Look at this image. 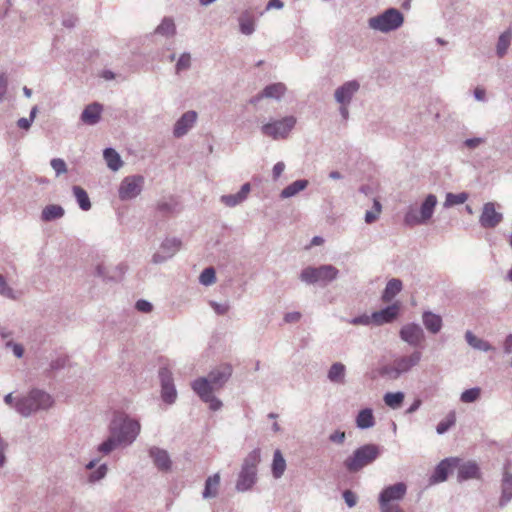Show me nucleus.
Listing matches in <instances>:
<instances>
[{
  "mask_svg": "<svg viewBox=\"0 0 512 512\" xmlns=\"http://www.w3.org/2000/svg\"><path fill=\"white\" fill-rule=\"evenodd\" d=\"M233 368L228 363H223L211 370L207 377H200L192 382L193 391L200 399L209 404V408L217 411L222 407V402L213 393L221 389L230 379Z\"/></svg>",
  "mask_w": 512,
  "mask_h": 512,
  "instance_id": "1",
  "label": "nucleus"
},
{
  "mask_svg": "<svg viewBox=\"0 0 512 512\" xmlns=\"http://www.w3.org/2000/svg\"><path fill=\"white\" fill-rule=\"evenodd\" d=\"M140 423L128 415L115 416L109 426L108 438L96 448H115L131 445L140 433Z\"/></svg>",
  "mask_w": 512,
  "mask_h": 512,
  "instance_id": "2",
  "label": "nucleus"
},
{
  "mask_svg": "<svg viewBox=\"0 0 512 512\" xmlns=\"http://www.w3.org/2000/svg\"><path fill=\"white\" fill-rule=\"evenodd\" d=\"M52 404L53 399L47 392L32 389L26 396L19 398L14 407L19 414L28 417L39 410L50 408Z\"/></svg>",
  "mask_w": 512,
  "mask_h": 512,
  "instance_id": "3",
  "label": "nucleus"
},
{
  "mask_svg": "<svg viewBox=\"0 0 512 512\" xmlns=\"http://www.w3.org/2000/svg\"><path fill=\"white\" fill-rule=\"evenodd\" d=\"M259 462V450H252L244 459L235 485V489L238 492H246L252 489L257 481V466Z\"/></svg>",
  "mask_w": 512,
  "mask_h": 512,
  "instance_id": "4",
  "label": "nucleus"
},
{
  "mask_svg": "<svg viewBox=\"0 0 512 512\" xmlns=\"http://www.w3.org/2000/svg\"><path fill=\"white\" fill-rule=\"evenodd\" d=\"M404 23L403 14L396 8H388L381 14L371 17L368 20L370 29L389 33L400 28Z\"/></svg>",
  "mask_w": 512,
  "mask_h": 512,
  "instance_id": "5",
  "label": "nucleus"
},
{
  "mask_svg": "<svg viewBox=\"0 0 512 512\" xmlns=\"http://www.w3.org/2000/svg\"><path fill=\"white\" fill-rule=\"evenodd\" d=\"M437 205V197L434 194L426 196L420 206L419 213L410 208L404 215V223L407 226H415L426 224L433 216L434 209Z\"/></svg>",
  "mask_w": 512,
  "mask_h": 512,
  "instance_id": "6",
  "label": "nucleus"
},
{
  "mask_svg": "<svg viewBox=\"0 0 512 512\" xmlns=\"http://www.w3.org/2000/svg\"><path fill=\"white\" fill-rule=\"evenodd\" d=\"M296 124L294 116H286L279 120H272L261 127V132L274 140L284 139Z\"/></svg>",
  "mask_w": 512,
  "mask_h": 512,
  "instance_id": "7",
  "label": "nucleus"
},
{
  "mask_svg": "<svg viewBox=\"0 0 512 512\" xmlns=\"http://www.w3.org/2000/svg\"><path fill=\"white\" fill-rule=\"evenodd\" d=\"M380 450H355L353 455L344 461L345 468L350 473H355L375 461Z\"/></svg>",
  "mask_w": 512,
  "mask_h": 512,
  "instance_id": "8",
  "label": "nucleus"
},
{
  "mask_svg": "<svg viewBox=\"0 0 512 512\" xmlns=\"http://www.w3.org/2000/svg\"><path fill=\"white\" fill-rule=\"evenodd\" d=\"M144 177L141 175H132L125 177L119 186L118 195L122 201L136 198L142 191Z\"/></svg>",
  "mask_w": 512,
  "mask_h": 512,
  "instance_id": "9",
  "label": "nucleus"
},
{
  "mask_svg": "<svg viewBox=\"0 0 512 512\" xmlns=\"http://www.w3.org/2000/svg\"><path fill=\"white\" fill-rule=\"evenodd\" d=\"M161 385V398L167 404H173L177 399L172 372L167 367H161L158 372Z\"/></svg>",
  "mask_w": 512,
  "mask_h": 512,
  "instance_id": "10",
  "label": "nucleus"
},
{
  "mask_svg": "<svg viewBox=\"0 0 512 512\" xmlns=\"http://www.w3.org/2000/svg\"><path fill=\"white\" fill-rule=\"evenodd\" d=\"M182 242L178 238H166L161 243L159 250L152 256L154 264H162L172 258L181 248Z\"/></svg>",
  "mask_w": 512,
  "mask_h": 512,
  "instance_id": "11",
  "label": "nucleus"
},
{
  "mask_svg": "<svg viewBox=\"0 0 512 512\" xmlns=\"http://www.w3.org/2000/svg\"><path fill=\"white\" fill-rule=\"evenodd\" d=\"M460 458L448 457L440 461L429 478V484H438L447 480L448 475L456 466H459Z\"/></svg>",
  "mask_w": 512,
  "mask_h": 512,
  "instance_id": "12",
  "label": "nucleus"
},
{
  "mask_svg": "<svg viewBox=\"0 0 512 512\" xmlns=\"http://www.w3.org/2000/svg\"><path fill=\"white\" fill-rule=\"evenodd\" d=\"M399 336L402 341L412 347H419L425 338L421 326L417 323H408L401 327Z\"/></svg>",
  "mask_w": 512,
  "mask_h": 512,
  "instance_id": "13",
  "label": "nucleus"
},
{
  "mask_svg": "<svg viewBox=\"0 0 512 512\" xmlns=\"http://www.w3.org/2000/svg\"><path fill=\"white\" fill-rule=\"evenodd\" d=\"M502 220L503 214L496 211L495 203L487 202L483 205L482 212L479 217V223L483 228H495Z\"/></svg>",
  "mask_w": 512,
  "mask_h": 512,
  "instance_id": "14",
  "label": "nucleus"
},
{
  "mask_svg": "<svg viewBox=\"0 0 512 512\" xmlns=\"http://www.w3.org/2000/svg\"><path fill=\"white\" fill-rule=\"evenodd\" d=\"M457 469V481L459 483L468 481L471 479L480 480L482 479V472L479 465L475 461H462L460 459L459 466Z\"/></svg>",
  "mask_w": 512,
  "mask_h": 512,
  "instance_id": "15",
  "label": "nucleus"
},
{
  "mask_svg": "<svg viewBox=\"0 0 512 512\" xmlns=\"http://www.w3.org/2000/svg\"><path fill=\"white\" fill-rule=\"evenodd\" d=\"M406 493L407 485L404 482H397L383 488L379 494L378 501L383 502V504L400 501L405 497Z\"/></svg>",
  "mask_w": 512,
  "mask_h": 512,
  "instance_id": "16",
  "label": "nucleus"
},
{
  "mask_svg": "<svg viewBox=\"0 0 512 512\" xmlns=\"http://www.w3.org/2000/svg\"><path fill=\"white\" fill-rule=\"evenodd\" d=\"M399 311L400 304L398 302L388 305L379 311H375L372 313L373 324L376 326H381L384 324L392 323L398 318Z\"/></svg>",
  "mask_w": 512,
  "mask_h": 512,
  "instance_id": "17",
  "label": "nucleus"
},
{
  "mask_svg": "<svg viewBox=\"0 0 512 512\" xmlns=\"http://www.w3.org/2000/svg\"><path fill=\"white\" fill-rule=\"evenodd\" d=\"M197 112L189 110L185 112L174 124L173 135L176 138L185 136L197 121Z\"/></svg>",
  "mask_w": 512,
  "mask_h": 512,
  "instance_id": "18",
  "label": "nucleus"
},
{
  "mask_svg": "<svg viewBox=\"0 0 512 512\" xmlns=\"http://www.w3.org/2000/svg\"><path fill=\"white\" fill-rule=\"evenodd\" d=\"M360 84L357 80L345 82L335 90L334 97L339 104H350L353 96L358 92Z\"/></svg>",
  "mask_w": 512,
  "mask_h": 512,
  "instance_id": "19",
  "label": "nucleus"
},
{
  "mask_svg": "<svg viewBox=\"0 0 512 512\" xmlns=\"http://www.w3.org/2000/svg\"><path fill=\"white\" fill-rule=\"evenodd\" d=\"M153 464L162 473L171 471L172 460L167 450H149Z\"/></svg>",
  "mask_w": 512,
  "mask_h": 512,
  "instance_id": "20",
  "label": "nucleus"
},
{
  "mask_svg": "<svg viewBox=\"0 0 512 512\" xmlns=\"http://www.w3.org/2000/svg\"><path fill=\"white\" fill-rule=\"evenodd\" d=\"M103 106L98 102H93L85 107L82 111L80 119L84 124L96 125L101 119Z\"/></svg>",
  "mask_w": 512,
  "mask_h": 512,
  "instance_id": "21",
  "label": "nucleus"
},
{
  "mask_svg": "<svg viewBox=\"0 0 512 512\" xmlns=\"http://www.w3.org/2000/svg\"><path fill=\"white\" fill-rule=\"evenodd\" d=\"M422 354L420 351H413L408 356H401L394 360L397 369L401 374L409 372L414 366L418 365L421 360Z\"/></svg>",
  "mask_w": 512,
  "mask_h": 512,
  "instance_id": "22",
  "label": "nucleus"
},
{
  "mask_svg": "<svg viewBox=\"0 0 512 512\" xmlns=\"http://www.w3.org/2000/svg\"><path fill=\"white\" fill-rule=\"evenodd\" d=\"M512 500V474L504 472L501 480L499 507L504 508Z\"/></svg>",
  "mask_w": 512,
  "mask_h": 512,
  "instance_id": "23",
  "label": "nucleus"
},
{
  "mask_svg": "<svg viewBox=\"0 0 512 512\" xmlns=\"http://www.w3.org/2000/svg\"><path fill=\"white\" fill-rule=\"evenodd\" d=\"M346 366L341 362H335L327 371V379L336 385H344L346 380Z\"/></svg>",
  "mask_w": 512,
  "mask_h": 512,
  "instance_id": "24",
  "label": "nucleus"
},
{
  "mask_svg": "<svg viewBox=\"0 0 512 512\" xmlns=\"http://www.w3.org/2000/svg\"><path fill=\"white\" fill-rule=\"evenodd\" d=\"M422 321L425 328L432 334L440 332L443 325L441 316L431 311L423 312Z\"/></svg>",
  "mask_w": 512,
  "mask_h": 512,
  "instance_id": "25",
  "label": "nucleus"
},
{
  "mask_svg": "<svg viewBox=\"0 0 512 512\" xmlns=\"http://www.w3.org/2000/svg\"><path fill=\"white\" fill-rule=\"evenodd\" d=\"M220 486V474L215 473L211 476H209L204 485V490L202 492V497L204 499H211L215 498L218 495Z\"/></svg>",
  "mask_w": 512,
  "mask_h": 512,
  "instance_id": "26",
  "label": "nucleus"
},
{
  "mask_svg": "<svg viewBox=\"0 0 512 512\" xmlns=\"http://www.w3.org/2000/svg\"><path fill=\"white\" fill-rule=\"evenodd\" d=\"M403 288L402 281L398 278L390 279L382 293L381 299L383 302H390L392 299L401 292Z\"/></svg>",
  "mask_w": 512,
  "mask_h": 512,
  "instance_id": "27",
  "label": "nucleus"
},
{
  "mask_svg": "<svg viewBox=\"0 0 512 512\" xmlns=\"http://www.w3.org/2000/svg\"><path fill=\"white\" fill-rule=\"evenodd\" d=\"M356 426L359 429H369L375 425V417L371 408L360 410L355 419Z\"/></svg>",
  "mask_w": 512,
  "mask_h": 512,
  "instance_id": "28",
  "label": "nucleus"
},
{
  "mask_svg": "<svg viewBox=\"0 0 512 512\" xmlns=\"http://www.w3.org/2000/svg\"><path fill=\"white\" fill-rule=\"evenodd\" d=\"M465 340L468 343V345L475 350L483 352L495 350V347L492 346L488 341L478 338L470 330L465 332Z\"/></svg>",
  "mask_w": 512,
  "mask_h": 512,
  "instance_id": "29",
  "label": "nucleus"
},
{
  "mask_svg": "<svg viewBox=\"0 0 512 512\" xmlns=\"http://www.w3.org/2000/svg\"><path fill=\"white\" fill-rule=\"evenodd\" d=\"M64 214L65 210L62 206L57 204H50L43 208L41 212V220L44 222H51L62 218Z\"/></svg>",
  "mask_w": 512,
  "mask_h": 512,
  "instance_id": "30",
  "label": "nucleus"
},
{
  "mask_svg": "<svg viewBox=\"0 0 512 512\" xmlns=\"http://www.w3.org/2000/svg\"><path fill=\"white\" fill-rule=\"evenodd\" d=\"M286 470V460L284 459L281 450H275L271 465L272 475L275 479L282 477Z\"/></svg>",
  "mask_w": 512,
  "mask_h": 512,
  "instance_id": "31",
  "label": "nucleus"
},
{
  "mask_svg": "<svg viewBox=\"0 0 512 512\" xmlns=\"http://www.w3.org/2000/svg\"><path fill=\"white\" fill-rule=\"evenodd\" d=\"M103 157L107 163V166L112 171H118L123 165V161L121 160L120 155L113 148H105L103 151Z\"/></svg>",
  "mask_w": 512,
  "mask_h": 512,
  "instance_id": "32",
  "label": "nucleus"
},
{
  "mask_svg": "<svg viewBox=\"0 0 512 512\" xmlns=\"http://www.w3.org/2000/svg\"><path fill=\"white\" fill-rule=\"evenodd\" d=\"M285 92H286V86L283 83L278 82V83H273V84L267 85L262 90V96H265L266 98H269V99L279 100L285 94Z\"/></svg>",
  "mask_w": 512,
  "mask_h": 512,
  "instance_id": "33",
  "label": "nucleus"
},
{
  "mask_svg": "<svg viewBox=\"0 0 512 512\" xmlns=\"http://www.w3.org/2000/svg\"><path fill=\"white\" fill-rule=\"evenodd\" d=\"M239 28L242 34L251 35L255 31V20L250 12L245 11L239 17Z\"/></svg>",
  "mask_w": 512,
  "mask_h": 512,
  "instance_id": "34",
  "label": "nucleus"
},
{
  "mask_svg": "<svg viewBox=\"0 0 512 512\" xmlns=\"http://www.w3.org/2000/svg\"><path fill=\"white\" fill-rule=\"evenodd\" d=\"M308 181L304 179L296 180L293 183L289 184L281 191V198H290L295 196L300 191L304 190L307 187Z\"/></svg>",
  "mask_w": 512,
  "mask_h": 512,
  "instance_id": "35",
  "label": "nucleus"
},
{
  "mask_svg": "<svg viewBox=\"0 0 512 512\" xmlns=\"http://www.w3.org/2000/svg\"><path fill=\"white\" fill-rule=\"evenodd\" d=\"M72 191H73V195L75 196L79 207L83 211L90 210L91 202H90L87 192L82 187L77 186V185L72 187Z\"/></svg>",
  "mask_w": 512,
  "mask_h": 512,
  "instance_id": "36",
  "label": "nucleus"
},
{
  "mask_svg": "<svg viewBox=\"0 0 512 512\" xmlns=\"http://www.w3.org/2000/svg\"><path fill=\"white\" fill-rule=\"evenodd\" d=\"M300 280L306 284H314L320 280V269L315 267H306L300 273Z\"/></svg>",
  "mask_w": 512,
  "mask_h": 512,
  "instance_id": "37",
  "label": "nucleus"
},
{
  "mask_svg": "<svg viewBox=\"0 0 512 512\" xmlns=\"http://www.w3.org/2000/svg\"><path fill=\"white\" fill-rule=\"evenodd\" d=\"M404 393L401 391L398 392H387L384 397V403L392 408V409H398L401 407L403 401H404Z\"/></svg>",
  "mask_w": 512,
  "mask_h": 512,
  "instance_id": "38",
  "label": "nucleus"
},
{
  "mask_svg": "<svg viewBox=\"0 0 512 512\" xmlns=\"http://www.w3.org/2000/svg\"><path fill=\"white\" fill-rule=\"evenodd\" d=\"M157 34L163 36H173L176 33V27L174 21L170 17H165L162 22L155 29Z\"/></svg>",
  "mask_w": 512,
  "mask_h": 512,
  "instance_id": "39",
  "label": "nucleus"
},
{
  "mask_svg": "<svg viewBox=\"0 0 512 512\" xmlns=\"http://www.w3.org/2000/svg\"><path fill=\"white\" fill-rule=\"evenodd\" d=\"M108 471L107 464L100 463L95 469L87 474V482L94 484L105 478Z\"/></svg>",
  "mask_w": 512,
  "mask_h": 512,
  "instance_id": "40",
  "label": "nucleus"
},
{
  "mask_svg": "<svg viewBox=\"0 0 512 512\" xmlns=\"http://www.w3.org/2000/svg\"><path fill=\"white\" fill-rule=\"evenodd\" d=\"M468 197L469 195L466 192H461L458 194L449 192L446 194L445 202L443 205L445 208H449L454 205L463 204L467 201Z\"/></svg>",
  "mask_w": 512,
  "mask_h": 512,
  "instance_id": "41",
  "label": "nucleus"
},
{
  "mask_svg": "<svg viewBox=\"0 0 512 512\" xmlns=\"http://www.w3.org/2000/svg\"><path fill=\"white\" fill-rule=\"evenodd\" d=\"M512 34L510 31L503 32L498 39L496 52L499 57H503L510 45Z\"/></svg>",
  "mask_w": 512,
  "mask_h": 512,
  "instance_id": "42",
  "label": "nucleus"
},
{
  "mask_svg": "<svg viewBox=\"0 0 512 512\" xmlns=\"http://www.w3.org/2000/svg\"><path fill=\"white\" fill-rule=\"evenodd\" d=\"M456 422V414L454 411H450L447 416L441 420L436 427L438 434H444L447 432Z\"/></svg>",
  "mask_w": 512,
  "mask_h": 512,
  "instance_id": "43",
  "label": "nucleus"
},
{
  "mask_svg": "<svg viewBox=\"0 0 512 512\" xmlns=\"http://www.w3.org/2000/svg\"><path fill=\"white\" fill-rule=\"evenodd\" d=\"M339 270L333 265H322V287L338 277Z\"/></svg>",
  "mask_w": 512,
  "mask_h": 512,
  "instance_id": "44",
  "label": "nucleus"
},
{
  "mask_svg": "<svg viewBox=\"0 0 512 512\" xmlns=\"http://www.w3.org/2000/svg\"><path fill=\"white\" fill-rule=\"evenodd\" d=\"M199 282L204 286H210L216 282V272L213 267L205 268L200 276Z\"/></svg>",
  "mask_w": 512,
  "mask_h": 512,
  "instance_id": "45",
  "label": "nucleus"
},
{
  "mask_svg": "<svg viewBox=\"0 0 512 512\" xmlns=\"http://www.w3.org/2000/svg\"><path fill=\"white\" fill-rule=\"evenodd\" d=\"M481 389L479 387H473L467 389L461 393L460 400L463 403H473L480 398Z\"/></svg>",
  "mask_w": 512,
  "mask_h": 512,
  "instance_id": "46",
  "label": "nucleus"
},
{
  "mask_svg": "<svg viewBox=\"0 0 512 512\" xmlns=\"http://www.w3.org/2000/svg\"><path fill=\"white\" fill-rule=\"evenodd\" d=\"M191 67V55L188 52H184L180 55L175 65L176 74H180L182 71L188 70Z\"/></svg>",
  "mask_w": 512,
  "mask_h": 512,
  "instance_id": "47",
  "label": "nucleus"
},
{
  "mask_svg": "<svg viewBox=\"0 0 512 512\" xmlns=\"http://www.w3.org/2000/svg\"><path fill=\"white\" fill-rule=\"evenodd\" d=\"M379 373L381 376L392 380H396L402 375L394 362L391 365H385L381 367Z\"/></svg>",
  "mask_w": 512,
  "mask_h": 512,
  "instance_id": "48",
  "label": "nucleus"
},
{
  "mask_svg": "<svg viewBox=\"0 0 512 512\" xmlns=\"http://www.w3.org/2000/svg\"><path fill=\"white\" fill-rule=\"evenodd\" d=\"M116 269L114 268L112 271L104 264H98L96 266V275L104 280H113L116 277Z\"/></svg>",
  "mask_w": 512,
  "mask_h": 512,
  "instance_id": "49",
  "label": "nucleus"
},
{
  "mask_svg": "<svg viewBox=\"0 0 512 512\" xmlns=\"http://www.w3.org/2000/svg\"><path fill=\"white\" fill-rule=\"evenodd\" d=\"M244 198L240 195L239 192L235 194L222 195L221 202L228 207H235L238 204L242 203Z\"/></svg>",
  "mask_w": 512,
  "mask_h": 512,
  "instance_id": "50",
  "label": "nucleus"
},
{
  "mask_svg": "<svg viewBox=\"0 0 512 512\" xmlns=\"http://www.w3.org/2000/svg\"><path fill=\"white\" fill-rule=\"evenodd\" d=\"M50 165L57 176L67 172V165L65 161L61 158H53L50 162Z\"/></svg>",
  "mask_w": 512,
  "mask_h": 512,
  "instance_id": "51",
  "label": "nucleus"
},
{
  "mask_svg": "<svg viewBox=\"0 0 512 512\" xmlns=\"http://www.w3.org/2000/svg\"><path fill=\"white\" fill-rule=\"evenodd\" d=\"M209 305L217 315H225L228 313L230 309V305L228 302L218 303L216 301H210Z\"/></svg>",
  "mask_w": 512,
  "mask_h": 512,
  "instance_id": "52",
  "label": "nucleus"
},
{
  "mask_svg": "<svg viewBox=\"0 0 512 512\" xmlns=\"http://www.w3.org/2000/svg\"><path fill=\"white\" fill-rule=\"evenodd\" d=\"M342 495L349 508H352L357 504L358 497L353 491L346 489L343 491Z\"/></svg>",
  "mask_w": 512,
  "mask_h": 512,
  "instance_id": "53",
  "label": "nucleus"
},
{
  "mask_svg": "<svg viewBox=\"0 0 512 512\" xmlns=\"http://www.w3.org/2000/svg\"><path fill=\"white\" fill-rule=\"evenodd\" d=\"M350 323L353 324V325H365V326H367V325L373 323L372 314L370 316L366 315V314H363V315L354 317L350 321Z\"/></svg>",
  "mask_w": 512,
  "mask_h": 512,
  "instance_id": "54",
  "label": "nucleus"
},
{
  "mask_svg": "<svg viewBox=\"0 0 512 512\" xmlns=\"http://www.w3.org/2000/svg\"><path fill=\"white\" fill-rule=\"evenodd\" d=\"M0 294L8 298L14 297L13 289L7 285V282L2 275H0Z\"/></svg>",
  "mask_w": 512,
  "mask_h": 512,
  "instance_id": "55",
  "label": "nucleus"
},
{
  "mask_svg": "<svg viewBox=\"0 0 512 512\" xmlns=\"http://www.w3.org/2000/svg\"><path fill=\"white\" fill-rule=\"evenodd\" d=\"M135 307L138 311L143 313H149L153 309V305L149 301L143 299L138 300L135 304Z\"/></svg>",
  "mask_w": 512,
  "mask_h": 512,
  "instance_id": "56",
  "label": "nucleus"
},
{
  "mask_svg": "<svg viewBox=\"0 0 512 512\" xmlns=\"http://www.w3.org/2000/svg\"><path fill=\"white\" fill-rule=\"evenodd\" d=\"M78 19L73 14H64L62 17V25L66 28H73L76 26Z\"/></svg>",
  "mask_w": 512,
  "mask_h": 512,
  "instance_id": "57",
  "label": "nucleus"
},
{
  "mask_svg": "<svg viewBox=\"0 0 512 512\" xmlns=\"http://www.w3.org/2000/svg\"><path fill=\"white\" fill-rule=\"evenodd\" d=\"M485 141V138L482 137L468 138L464 141V145L469 149H475L479 145L485 143Z\"/></svg>",
  "mask_w": 512,
  "mask_h": 512,
  "instance_id": "58",
  "label": "nucleus"
},
{
  "mask_svg": "<svg viewBox=\"0 0 512 512\" xmlns=\"http://www.w3.org/2000/svg\"><path fill=\"white\" fill-rule=\"evenodd\" d=\"M66 363H67V358L58 357L57 359L51 361L50 370L51 371L61 370L66 366Z\"/></svg>",
  "mask_w": 512,
  "mask_h": 512,
  "instance_id": "59",
  "label": "nucleus"
},
{
  "mask_svg": "<svg viewBox=\"0 0 512 512\" xmlns=\"http://www.w3.org/2000/svg\"><path fill=\"white\" fill-rule=\"evenodd\" d=\"M381 512H404L399 505L393 503L379 502Z\"/></svg>",
  "mask_w": 512,
  "mask_h": 512,
  "instance_id": "60",
  "label": "nucleus"
},
{
  "mask_svg": "<svg viewBox=\"0 0 512 512\" xmlns=\"http://www.w3.org/2000/svg\"><path fill=\"white\" fill-rule=\"evenodd\" d=\"M6 346L7 347H11L12 348V351L14 353V355L17 357V358H21L24 354V348L21 344H18V343H14L12 341H8L6 343Z\"/></svg>",
  "mask_w": 512,
  "mask_h": 512,
  "instance_id": "61",
  "label": "nucleus"
},
{
  "mask_svg": "<svg viewBox=\"0 0 512 512\" xmlns=\"http://www.w3.org/2000/svg\"><path fill=\"white\" fill-rule=\"evenodd\" d=\"M330 440L337 445H341L344 442L345 439V432L342 431H335L330 435Z\"/></svg>",
  "mask_w": 512,
  "mask_h": 512,
  "instance_id": "62",
  "label": "nucleus"
},
{
  "mask_svg": "<svg viewBox=\"0 0 512 512\" xmlns=\"http://www.w3.org/2000/svg\"><path fill=\"white\" fill-rule=\"evenodd\" d=\"M301 318V313L300 312H289V313H286L285 316H284V321L286 323H296L300 320Z\"/></svg>",
  "mask_w": 512,
  "mask_h": 512,
  "instance_id": "63",
  "label": "nucleus"
},
{
  "mask_svg": "<svg viewBox=\"0 0 512 512\" xmlns=\"http://www.w3.org/2000/svg\"><path fill=\"white\" fill-rule=\"evenodd\" d=\"M503 351L505 354L512 353V333L508 334L503 342Z\"/></svg>",
  "mask_w": 512,
  "mask_h": 512,
  "instance_id": "64",
  "label": "nucleus"
}]
</instances>
